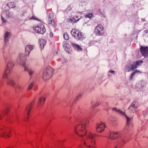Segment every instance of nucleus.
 Returning a JSON list of instances; mask_svg holds the SVG:
<instances>
[{
    "mask_svg": "<svg viewBox=\"0 0 148 148\" xmlns=\"http://www.w3.org/2000/svg\"><path fill=\"white\" fill-rule=\"evenodd\" d=\"M9 109L7 107L5 110L3 111L2 112L3 114L5 115L7 114L9 111Z\"/></svg>",
    "mask_w": 148,
    "mask_h": 148,
    "instance_id": "7c9ffc66",
    "label": "nucleus"
},
{
    "mask_svg": "<svg viewBox=\"0 0 148 148\" xmlns=\"http://www.w3.org/2000/svg\"><path fill=\"white\" fill-rule=\"evenodd\" d=\"M71 33L73 36L78 40H82L85 38L82 33L75 29H72Z\"/></svg>",
    "mask_w": 148,
    "mask_h": 148,
    "instance_id": "423d86ee",
    "label": "nucleus"
},
{
    "mask_svg": "<svg viewBox=\"0 0 148 148\" xmlns=\"http://www.w3.org/2000/svg\"><path fill=\"white\" fill-rule=\"evenodd\" d=\"M1 115H0V119H1L2 117L1 116Z\"/></svg>",
    "mask_w": 148,
    "mask_h": 148,
    "instance_id": "37998d69",
    "label": "nucleus"
},
{
    "mask_svg": "<svg viewBox=\"0 0 148 148\" xmlns=\"http://www.w3.org/2000/svg\"><path fill=\"white\" fill-rule=\"evenodd\" d=\"M53 70L52 68L50 66L47 67L43 72L42 78L44 80L50 79L53 74Z\"/></svg>",
    "mask_w": 148,
    "mask_h": 148,
    "instance_id": "20e7f679",
    "label": "nucleus"
},
{
    "mask_svg": "<svg viewBox=\"0 0 148 148\" xmlns=\"http://www.w3.org/2000/svg\"><path fill=\"white\" fill-rule=\"evenodd\" d=\"M82 94H79L77 97V99H79L80 97H82Z\"/></svg>",
    "mask_w": 148,
    "mask_h": 148,
    "instance_id": "4c0bfd02",
    "label": "nucleus"
},
{
    "mask_svg": "<svg viewBox=\"0 0 148 148\" xmlns=\"http://www.w3.org/2000/svg\"><path fill=\"white\" fill-rule=\"evenodd\" d=\"M94 32L97 36H102L104 34V29L103 26L98 24L95 29Z\"/></svg>",
    "mask_w": 148,
    "mask_h": 148,
    "instance_id": "1a4fd4ad",
    "label": "nucleus"
},
{
    "mask_svg": "<svg viewBox=\"0 0 148 148\" xmlns=\"http://www.w3.org/2000/svg\"><path fill=\"white\" fill-rule=\"evenodd\" d=\"M129 65H127V67H126L125 68V70H126V71H130V69L129 68Z\"/></svg>",
    "mask_w": 148,
    "mask_h": 148,
    "instance_id": "e433bc0d",
    "label": "nucleus"
},
{
    "mask_svg": "<svg viewBox=\"0 0 148 148\" xmlns=\"http://www.w3.org/2000/svg\"><path fill=\"white\" fill-rule=\"evenodd\" d=\"M109 72L111 73L114 74L115 72L114 71H112V70H110L109 71Z\"/></svg>",
    "mask_w": 148,
    "mask_h": 148,
    "instance_id": "58836bf2",
    "label": "nucleus"
},
{
    "mask_svg": "<svg viewBox=\"0 0 148 148\" xmlns=\"http://www.w3.org/2000/svg\"><path fill=\"white\" fill-rule=\"evenodd\" d=\"M72 17L74 18L73 23H76L81 18V16H75Z\"/></svg>",
    "mask_w": 148,
    "mask_h": 148,
    "instance_id": "b1692460",
    "label": "nucleus"
},
{
    "mask_svg": "<svg viewBox=\"0 0 148 148\" xmlns=\"http://www.w3.org/2000/svg\"><path fill=\"white\" fill-rule=\"evenodd\" d=\"M8 7L10 8H13L15 7V4L14 2H10L6 5Z\"/></svg>",
    "mask_w": 148,
    "mask_h": 148,
    "instance_id": "393cba45",
    "label": "nucleus"
},
{
    "mask_svg": "<svg viewBox=\"0 0 148 148\" xmlns=\"http://www.w3.org/2000/svg\"><path fill=\"white\" fill-rule=\"evenodd\" d=\"M141 72L140 71H138L137 70H136L135 71H134L132 73V74L131 75V79H132L134 75L136 73H140Z\"/></svg>",
    "mask_w": 148,
    "mask_h": 148,
    "instance_id": "473e14b6",
    "label": "nucleus"
},
{
    "mask_svg": "<svg viewBox=\"0 0 148 148\" xmlns=\"http://www.w3.org/2000/svg\"><path fill=\"white\" fill-rule=\"evenodd\" d=\"M138 106V103L136 101L133 102L131 104V107H132L134 108V109L135 110H136L137 107Z\"/></svg>",
    "mask_w": 148,
    "mask_h": 148,
    "instance_id": "a878e982",
    "label": "nucleus"
},
{
    "mask_svg": "<svg viewBox=\"0 0 148 148\" xmlns=\"http://www.w3.org/2000/svg\"><path fill=\"white\" fill-rule=\"evenodd\" d=\"M34 29L35 32L41 34H44L46 30L44 25L41 23L39 24L36 26L34 27Z\"/></svg>",
    "mask_w": 148,
    "mask_h": 148,
    "instance_id": "6e6552de",
    "label": "nucleus"
},
{
    "mask_svg": "<svg viewBox=\"0 0 148 148\" xmlns=\"http://www.w3.org/2000/svg\"><path fill=\"white\" fill-rule=\"evenodd\" d=\"M74 18L73 17H71L70 18H68L67 19V21L69 23H71L73 22V19Z\"/></svg>",
    "mask_w": 148,
    "mask_h": 148,
    "instance_id": "72a5a7b5",
    "label": "nucleus"
},
{
    "mask_svg": "<svg viewBox=\"0 0 148 148\" xmlns=\"http://www.w3.org/2000/svg\"><path fill=\"white\" fill-rule=\"evenodd\" d=\"M91 104L92 107H95L97 106L99 104V103L98 101H92L91 102Z\"/></svg>",
    "mask_w": 148,
    "mask_h": 148,
    "instance_id": "bb28decb",
    "label": "nucleus"
},
{
    "mask_svg": "<svg viewBox=\"0 0 148 148\" xmlns=\"http://www.w3.org/2000/svg\"><path fill=\"white\" fill-rule=\"evenodd\" d=\"M140 51L143 56L145 57L148 56V47L141 46Z\"/></svg>",
    "mask_w": 148,
    "mask_h": 148,
    "instance_id": "dca6fc26",
    "label": "nucleus"
},
{
    "mask_svg": "<svg viewBox=\"0 0 148 148\" xmlns=\"http://www.w3.org/2000/svg\"><path fill=\"white\" fill-rule=\"evenodd\" d=\"M6 148H10V147H7Z\"/></svg>",
    "mask_w": 148,
    "mask_h": 148,
    "instance_id": "a18cd8bd",
    "label": "nucleus"
},
{
    "mask_svg": "<svg viewBox=\"0 0 148 148\" xmlns=\"http://www.w3.org/2000/svg\"><path fill=\"white\" fill-rule=\"evenodd\" d=\"M10 132V131H8L6 129H4L1 128L0 131V136H1L5 138L7 137H10V136H9V135Z\"/></svg>",
    "mask_w": 148,
    "mask_h": 148,
    "instance_id": "f3484780",
    "label": "nucleus"
},
{
    "mask_svg": "<svg viewBox=\"0 0 148 148\" xmlns=\"http://www.w3.org/2000/svg\"><path fill=\"white\" fill-rule=\"evenodd\" d=\"M32 103L29 104L27 107L26 110H25V113L27 114V116L24 119L25 121H27L28 117V116L29 114V112L30 111V109L32 107Z\"/></svg>",
    "mask_w": 148,
    "mask_h": 148,
    "instance_id": "6ab92c4d",
    "label": "nucleus"
},
{
    "mask_svg": "<svg viewBox=\"0 0 148 148\" xmlns=\"http://www.w3.org/2000/svg\"><path fill=\"white\" fill-rule=\"evenodd\" d=\"M1 19L2 21V23H5L6 22V21L3 17L2 16H1Z\"/></svg>",
    "mask_w": 148,
    "mask_h": 148,
    "instance_id": "c9c22d12",
    "label": "nucleus"
},
{
    "mask_svg": "<svg viewBox=\"0 0 148 148\" xmlns=\"http://www.w3.org/2000/svg\"><path fill=\"white\" fill-rule=\"evenodd\" d=\"M106 127L105 124L101 122L99 124H97L96 126L97 131L99 132H101L104 131L105 128Z\"/></svg>",
    "mask_w": 148,
    "mask_h": 148,
    "instance_id": "2eb2a0df",
    "label": "nucleus"
},
{
    "mask_svg": "<svg viewBox=\"0 0 148 148\" xmlns=\"http://www.w3.org/2000/svg\"><path fill=\"white\" fill-rule=\"evenodd\" d=\"M86 127V123L83 122L81 124L77 125L74 128L75 133L79 136H84L86 133L85 129Z\"/></svg>",
    "mask_w": 148,
    "mask_h": 148,
    "instance_id": "f257e3e1",
    "label": "nucleus"
},
{
    "mask_svg": "<svg viewBox=\"0 0 148 148\" xmlns=\"http://www.w3.org/2000/svg\"><path fill=\"white\" fill-rule=\"evenodd\" d=\"M12 69L6 68L5 69L3 75V78H7L10 75L11 71Z\"/></svg>",
    "mask_w": 148,
    "mask_h": 148,
    "instance_id": "a211bd4d",
    "label": "nucleus"
},
{
    "mask_svg": "<svg viewBox=\"0 0 148 148\" xmlns=\"http://www.w3.org/2000/svg\"><path fill=\"white\" fill-rule=\"evenodd\" d=\"M143 61L142 60H140L134 62L131 65V67L130 69L131 70H134L138 66H140L143 63Z\"/></svg>",
    "mask_w": 148,
    "mask_h": 148,
    "instance_id": "ddd939ff",
    "label": "nucleus"
},
{
    "mask_svg": "<svg viewBox=\"0 0 148 148\" xmlns=\"http://www.w3.org/2000/svg\"><path fill=\"white\" fill-rule=\"evenodd\" d=\"M95 135L88 133L86 136V139L84 140V144L86 147L89 148L93 147L95 144V141L94 139Z\"/></svg>",
    "mask_w": 148,
    "mask_h": 148,
    "instance_id": "7ed1b4c3",
    "label": "nucleus"
},
{
    "mask_svg": "<svg viewBox=\"0 0 148 148\" xmlns=\"http://www.w3.org/2000/svg\"><path fill=\"white\" fill-rule=\"evenodd\" d=\"M99 12H100V14H101L102 15H103V14H102V13L101 12V10H100V9H99Z\"/></svg>",
    "mask_w": 148,
    "mask_h": 148,
    "instance_id": "a19ab883",
    "label": "nucleus"
},
{
    "mask_svg": "<svg viewBox=\"0 0 148 148\" xmlns=\"http://www.w3.org/2000/svg\"><path fill=\"white\" fill-rule=\"evenodd\" d=\"M53 14L52 13L49 14L48 19L49 21V24L50 26L55 27L57 25L56 23L53 19Z\"/></svg>",
    "mask_w": 148,
    "mask_h": 148,
    "instance_id": "9b49d317",
    "label": "nucleus"
},
{
    "mask_svg": "<svg viewBox=\"0 0 148 148\" xmlns=\"http://www.w3.org/2000/svg\"><path fill=\"white\" fill-rule=\"evenodd\" d=\"M3 56L7 62L6 67L12 70L14 66V64L10 59L11 57L8 54L5 55V54H4Z\"/></svg>",
    "mask_w": 148,
    "mask_h": 148,
    "instance_id": "0eeeda50",
    "label": "nucleus"
},
{
    "mask_svg": "<svg viewBox=\"0 0 148 148\" xmlns=\"http://www.w3.org/2000/svg\"><path fill=\"white\" fill-rule=\"evenodd\" d=\"M10 36V34L9 32L7 31L5 32L4 37V41L5 44H7L8 42Z\"/></svg>",
    "mask_w": 148,
    "mask_h": 148,
    "instance_id": "aec40b11",
    "label": "nucleus"
},
{
    "mask_svg": "<svg viewBox=\"0 0 148 148\" xmlns=\"http://www.w3.org/2000/svg\"><path fill=\"white\" fill-rule=\"evenodd\" d=\"M71 43L72 46L74 48L77 49L78 50H82V48L79 45L73 42H71Z\"/></svg>",
    "mask_w": 148,
    "mask_h": 148,
    "instance_id": "5701e85b",
    "label": "nucleus"
},
{
    "mask_svg": "<svg viewBox=\"0 0 148 148\" xmlns=\"http://www.w3.org/2000/svg\"><path fill=\"white\" fill-rule=\"evenodd\" d=\"M18 63L20 64L22 66L24 67L25 71L28 72L29 74V75L31 76L34 73V71L32 70L29 69L28 67L26 65L25 61L19 62H18Z\"/></svg>",
    "mask_w": 148,
    "mask_h": 148,
    "instance_id": "4468645a",
    "label": "nucleus"
},
{
    "mask_svg": "<svg viewBox=\"0 0 148 148\" xmlns=\"http://www.w3.org/2000/svg\"><path fill=\"white\" fill-rule=\"evenodd\" d=\"M92 15L93 13H89L85 15V17L86 18H91L92 17Z\"/></svg>",
    "mask_w": 148,
    "mask_h": 148,
    "instance_id": "c85d7f7f",
    "label": "nucleus"
},
{
    "mask_svg": "<svg viewBox=\"0 0 148 148\" xmlns=\"http://www.w3.org/2000/svg\"><path fill=\"white\" fill-rule=\"evenodd\" d=\"M64 38L66 40H68L69 39V36L67 33H65L63 35Z\"/></svg>",
    "mask_w": 148,
    "mask_h": 148,
    "instance_id": "2f4dec72",
    "label": "nucleus"
},
{
    "mask_svg": "<svg viewBox=\"0 0 148 148\" xmlns=\"http://www.w3.org/2000/svg\"><path fill=\"white\" fill-rule=\"evenodd\" d=\"M46 41L44 39L40 40L39 41V43L40 48L43 49L44 46L46 45Z\"/></svg>",
    "mask_w": 148,
    "mask_h": 148,
    "instance_id": "4be33fe9",
    "label": "nucleus"
},
{
    "mask_svg": "<svg viewBox=\"0 0 148 148\" xmlns=\"http://www.w3.org/2000/svg\"><path fill=\"white\" fill-rule=\"evenodd\" d=\"M113 111H115L118 114L122 116H124L126 118L127 120V125L125 126V128L126 130H128L129 127V125L130 124L129 121L130 119L128 116L125 113V112L121 110L120 109H118L116 107H115L112 108Z\"/></svg>",
    "mask_w": 148,
    "mask_h": 148,
    "instance_id": "39448f33",
    "label": "nucleus"
},
{
    "mask_svg": "<svg viewBox=\"0 0 148 148\" xmlns=\"http://www.w3.org/2000/svg\"><path fill=\"white\" fill-rule=\"evenodd\" d=\"M50 36L52 37L53 36V34L52 32H50Z\"/></svg>",
    "mask_w": 148,
    "mask_h": 148,
    "instance_id": "ea45409f",
    "label": "nucleus"
},
{
    "mask_svg": "<svg viewBox=\"0 0 148 148\" xmlns=\"http://www.w3.org/2000/svg\"><path fill=\"white\" fill-rule=\"evenodd\" d=\"M11 119V117H9L8 118V119H7V121H8V120H9V121L10 120V119Z\"/></svg>",
    "mask_w": 148,
    "mask_h": 148,
    "instance_id": "79ce46f5",
    "label": "nucleus"
},
{
    "mask_svg": "<svg viewBox=\"0 0 148 148\" xmlns=\"http://www.w3.org/2000/svg\"><path fill=\"white\" fill-rule=\"evenodd\" d=\"M34 83L33 82H32L29 86L27 88V90H31L33 86H34Z\"/></svg>",
    "mask_w": 148,
    "mask_h": 148,
    "instance_id": "c756f323",
    "label": "nucleus"
},
{
    "mask_svg": "<svg viewBox=\"0 0 148 148\" xmlns=\"http://www.w3.org/2000/svg\"><path fill=\"white\" fill-rule=\"evenodd\" d=\"M7 82L8 84L11 85L16 90H21L22 88L19 84H16L13 79H10L7 81Z\"/></svg>",
    "mask_w": 148,
    "mask_h": 148,
    "instance_id": "f8f14e48",
    "label": "nucleus"
},
{
    "mask_svg": "<svg viewBox=\"0 0 148 148\" xmlns=\"http://www.w3.org/2000/svg\"><path fill=\"white\" fill-rule=\"evenodd\" d=\"M7 16L8 17L12 18L13 17V14L11 12H7L6 13Z\"/></svg>",
    "mask_w": 148,
    "mask_h": 148,
    "instance_id": "cd10ccee",
    "label": "nucleus"
},
{
    "mask_svg": "<svg viewBox=\"0 0 148 148\" xmlns=\"http://www.w3.org/2000/svg\"><path fill=\"white\" fill-rule=\"evenodd\" d=\"M45 99V97H44L40 98L38 101V106H39L43 105L44 103Z\"/></svg>",
    "mask_w": 148,
    "mask_h": 148,
    "instance_id": "412c9836",
    "label": "nucleus"
},
{
    "mask_svg": "<svg viewBox=\"0 0 148 148\" xmlns=\"http://www.w3.org/2000/svg\"><path fill=\"white\" fill-rule=\"evenodd\" d=\"M34 48L33 46L29 45H27L25 47V56L23 53H21L19 55V58L17 59L18 62H25L26 57L29 56V53Z\"/></svg>",
    "mask_w": 148,
    "mask_h": 148,
    "instance_id": "f03ea898",
    "label": "nucleus"
},
{
    "mask_svg": "<svg viewBox=\"0 0 148 148\" xmlns=\"http://www.w3.org/2000/svg\"><path fill=\"white\" fill-rule=\"evenodd\" d=\"M33 19L38 21V19L36 18L35 16H32L29 19Z\"/></svg>",
    "mask_w": 148,
    "mask_h": 148,
    "instance_id": "f704fd0d",
    "label": "nucleus"
},
{
    "mask_svg": "<svg viewBox=\"0 0 148 148\" xmlns=\"http://www.w3.org/2000/svg\"><path fill=\"white\" fill-rule=\"evenodd\" d=\"M121 134L120 132H110L109 133L108 138L109 139H116L121 137Z\"/></svg>",
    "mask_w": 148,
    "mask_h": 148,
    "instance_id": "9d476101",
    "label": "nucleus"
},
{
    "mask_svg": "<svg viewBox=\"0 0 148 148\" xmlns=\"http://www.w3.org/2000/svg\"><path fill=\"white\" fill-rule=\"evenodd\" d=\"M115 148H117L116 147Z\"/></svg>",
    "mask_w": 148,
    "mask_h": 148,
    "instance_id": "c03bdc74",
    "label": "nucleus"
}]
</instances>
